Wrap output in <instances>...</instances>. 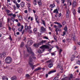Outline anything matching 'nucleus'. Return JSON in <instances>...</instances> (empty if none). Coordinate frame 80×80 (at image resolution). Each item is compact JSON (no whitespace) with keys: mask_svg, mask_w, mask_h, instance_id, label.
I'll return each mask as SVG.
<instances>
[{"mask_svg":"<svg viewBox=\"0 0 80 80\" xmlns=\"http://www.w3.org/2000/svg\"><path fill=\"white\" fill-rule=\"evenodd\" d=\"M26 47L27 48L28 52L31 54V56H29V64H32V63H34L33 62V59H36V57H35L34 53L32 52V50L31 49V48L30 47H28L27 46H26Z\"/></svg>","mask_w":80,"mask_h":80,"instance_id":"nucleus-1","label":"nucleus"},{"mask_svg":"<svg viewBox=\"0 0 80 80\" xmlns=\"http://www.w3.org/2000/svg\"><path fill=\"white\" fill-rule=\"evenodd\" d=\"M45 48H49V46L47 45H42L41 47H40V48H41V49H39L38 50V52L39 53H42L43 52H44Z\"/></svg>","mask_w":80,"mask_h":80,"instance_id":"nucleus-2","label":"nucleus"},{"mask_svg":"<svg viewBox=\"0 0 80 80\" xmlns=\"http://www.w3.org/2000/svg\"><path fill=\"white\" fill-rule=\"evenodd\" d=\"M47 42L46 40H42L41 42H40L38 44H34V46L35 47H36L37 48H38L39 47V45H40L43 44V43H46Z\"/></svg>","mask_w":80,"mask_h":80,"instance_id":"nucleus-3","label":"nucleus"},{"mask_svg":"<svg viewBox=\"0 0 80 80\" xmlns=\"http://www.w3.org/2000/svg\"><path fill=\"white\" fill-rule=\"evenodd\" d=\"M5 61L6 63H10L11 62H12V58L9 57H7L6 58Z\"/></svg>","mask_w":80,"mask_h":80,"instance_id":"nucleus-4","label":"nucleus"},{"mask_svg":"<svg viewBox=\"0 0 80 80\" xmlns=\"http://www.w3.org/2000/svg\"><path fill=\"white\" fill-rule=\"evenodd\" d=\"M73 78V75L72 74H70V76L69 78L67 77L66 78H65L63 79V80H66V78H67V79H68L69 80H71L72 78Z\"/></svg>","mask_w":80,"mask_h":80,"instance_id":"nucleus-5","label":"nucleus"},{"mask_svg":"<svg viewBox=\"0 0 80 80\" xmlns=\"http://www.w3.org/2000/svg\"><path fill=\"white\" fill-rule=\"evenodd\" d=\"M6 55V53L5 52H3L1 54L0 57L1 58H3Z\"/></svg>","mask_w":80,"mask_h":80,"instance_id":"nucleus-6","label":"nucleus"},{"mask_svg":"<svg viewBox=\"0 0 80 80\" xmlns=\"http://www.w3.org/2000/svg\"><path fill=\"white\" fill-rule=\"evenodd\" d=\"M41 30L42 32H46L47 31V30H46V28H44V27L43 26H42L41 27Z\"/></svg>","mask_w":80,"mask_h":80,"instance_id":"nucleus-7","label":"nucleus"},{"mask_svg":"<svg viewBox=\"0 0 80 80\" xmlns=\"http://www.w3.org/2000/svg\"><path fill=\"white\" fill-rule=\"evenodd\" d=\"M70 10L69 9H68L66 11V16L67 17H68L70 15Z\"/></svg>","mask_w":80,"mask_h":80,"instance_id":"nucleus-8","label":"nucleus"},{"mask_svg":"<svg viewBox=\"0 0 80 80\" xmlns=\"http://www.w3.org/2000/svg\"><path fill=\"white\" fill-rule=\"evenodd\" d=\"M33 64H34V63L29 64L30 66H31V67L32 68V70H33L35 67V65H33Z\"/></svg>","mask_w":80,"mask_h":80,"instance_id":"nucleus-9","label":"nucleus"},{"mask_svg":"<svg viewBox=\"0 0 80 80\" xmlns=\"http://www.w3.org/2000/svg\"><path fill=\"white\" fill-rule=\"evenodd\" d=\"M18 18L19 19V20H20V21H22V19H23L22 17L20 15H19V16H18Z\"/></svg>","mask_w":80,"mask_h":80,"instance_id":"nucleus-10","label":"nucleus"},{"mask_svg":"<svg viewBox=\"0 0 80 80\" xmlns=\"http://www.w3.org/2000/svg\"><path fill=\"white\" fill-rule=\"evenodd\" d=\"M23 28V25L21 26V28H18V30L19 32H22Z\"/></svg>","mask_w":80,"mask_h":80,"instance_id":"nucleus-11","label":"nucleus"},{"mask_svg":"<svg viewBox=\"0 0 80 80\" xmlns=\"http://www.w3.org/2000/svg\"><path fill=\"white\" fill-rule=\"evenodd\" d=\"M20 5L21 7H24L25 6V2H22L20 3Z\"/></svg>","mask_w":80,"mask_h":80,"instance_id":"nucleus-12","label":"nucleus"},{"mask_svg":"<svg viewBox=\"0 0 80 80\" xmlns=\"http://www.w3.org/2000/svg\"><path fill=\"white\" fill-rule=\"evenodd\" d=\"M42 69V68L41 67H39L38 68H37L34 70V72H36V71H38V70H40Z\"/></svg>","mask_w":80,"mask_h":80,"instance_id":"nucleus-13","label":"nucleus"},{"mask_svg":"<svg viewBox=\"0 0 80 80\" xmlns=\"http://www.w3.org/2000/svg\"><path fill=\"white\" fill-rule=\"evenodd\" d=\"M37 2L38 3V5L39 6H40L42 5V2H41V1L40 0H38Z\"/></svg>","mask_w":80,"mask_h":80,"instance_id":"nucleus-14","label":"nucleus"},{"mask_svg":"<svg viewBox=\"0 0 80 80\" xmlns=\"http://www.w3.org/2000/svg\"><path fill=\"white\" fill-rule=\"evenodd\" d=\"M2 80H8V78L6 76H3L2 77Z\"/></svg>","mask_w":80,"mask_h":80,"instance_id":"nucleus-15","label":"nucleus"},{"mask_svg":"<svg viewBox=\"0 0 80 80\" xmlns=\"http://www.w3.org/2000/svg\"><path fill=\"white\" fill-rule=\"evenodd\" d=\"M53 13H56L57 14H58V9H56L53 11Z\"/></svg>","mask_w":80,"mask_h":80,"instance_id":"nucleus-16","label":"nucleus"},{"mask_svg":"<svg viewBox=\"0 0 80 80\" xmlns=\"http://www.w3.org/2000/svg\"><path fill=\"white\" fill-rule=\"evenodd\" d=\"M56 70H53L51 71L50 72H48V74H51L52 73H54V72H56Z\"/></svg>","mask_w":80,"mask_h":80,"instance_id":"nucleus-17","label":"nucleus"},{"mask_svg":"<svg viewBox=\"0 0 80 80\" xmlns=\"http://www.w3.org/2000/svg\"><path fill=\"white\" fill-rule=\"evenodd\" d=\"M11 80H17L16 77L14 76L11 78Z\"/></svg>","mask_w":80,"mask_h":80,"instance_id":"nucleus-18","label":"nucleus"},{"mask_svg":"<svg viewBox=\"0 0 80 80\" xmlns=\"http://www.w3.org/2000/svg\"><path fill=\"white\" fill-rule=\"evenodd\" d=\"M33 43V41L31 40L29 41H28V44H29V45H32Z\"/></svg>","mask_w":80,"mask_h":80,"instance_id":"nucleus-19","label":"nucleus"},{"mask_svg":"<svg viewBox=\"0 0 80 80\" xmlns=\"http://www.w3.org/2000/svg\"><path fill=\"white\" fill-rule=\"evenodd\" d=\"M16 7H17V8L18 9H19V8H20V4L17 3L16 4Z\"/></svg>","mask_w":80,"mask_h":80,"instance_id":"nucleus-20","label":"nucleus"},{"mask_svg":"<svg viewBox=\"0 0 80 80\" xmlns=\"http://www.w3.org/2000/svg\"><path fill=\"white\" fill-rule=\"evenodd\" d=\"M48 67L49 68H51L53 67V64L52 63H50L48 66Z\"/></svg>","mask_w":80,"mask_h":80,"instance_id":"nucleus-21","label":"nucleus"},{"mask_svg":"<svg viewBox=\"0 0 80 80\" xmlns=\"http://www.w3.org/2000/svg\"><path fill=\"white\" fill-rule=\"evenodd\" d=\"M55 4H51L50 5V7L52 8L55 7Z\"/></svg>","mask_w":80,"mask_h":80,"instance_id":"nucleus-22","label":"nucleus"},{"mask_svg":"<svg viewBox=\"0 0 80 80\" xmlns=\"http://www.w3.org/2000/svg\"><path fill=\"white\" fill-rule=\"evenodd\" d=\"M23 46H24V42H22L20 46V47H23Z\"/></svg>","mask_w":80,"mask_h":80,"instance_id":"nucleus-23","label":"nucleus"},{"mask_svg":"<svg viewBox=\"0 0 80 80\" xmlns=\"http://www.w3.org/2000/svg\"><path fill=\"white\" fill-rule=\"evenodd\" d=\"M72 5L73 7H75L76 6V2H74L72 3Z\"/></svg>","mask_w":80,"mask_h":80,"instance_id":"nucleus-24","label":"nucleus"},{"mask_svg":"<svg viewBox=\"0 0 80 80\" xmlns=\"http://www.w3.org/2000/svg\"><path fill=\"white\" fill-rule=\"evenodd\" d=\"M42 24L44 25L45 27H46V25H45V21H43V20H42Z\"/></svg>","mask_w":80,"mask_h":80,"instance_id":"nucleus-25","label":"nucleus"},{"mask_svg":"<svg viewBox=\"0 0 80 80\" xmlns=\"http://www.w3.org/2000/svg\"><path fill=\"white\" fill-rule=\"evenodd\" d=\"M22 71L23 70H22V69H20L19 70H18V73H22Z\"/></svg>","mask_w":80,"mask_h":80,"instance_id":"nucleus-26","label":"nucleus"},{"mask_svg":"<svg viewBox=\"0 0 80 80\" xmlns=\"http://www.w3.org/2000/svg\"><path fill=\"white\" fill-rule=\"evenodd\" d=\"M28 26L26 25L25 27V30H26V31H28Z\"/></svg>","mask_w":80,"mask_h":80,"instance_id":"nucleus-27","label":"nucleus"},{"mask_svg":"<svg viewBox=\"0 0 80 80\" xmlns=\"http://www.w3.org/2000/svg\"><path fill=\"white\" fill-rule=\"evenodd\" d=\"M72 12L74 15H75V9H72Z\"/></svg>","mask_w":80,"mask_h":80,"instance_id":"nucleus-28","label":"nucleus"},{"mask_svg":"<svg viewBox=\"0 0 80 80\" xmlns=\"http://www.w3.org/2000/svg\"><path fill=\"white\" fill-rule=\"evenodd\" d=\"M63 50L62 49H60L59 50V54L60 55V56H62V54H61V52H62Z\"/></svg>","mask_w":80,"mask_h":80,"instance_id":"nucleus-29","label":"nucleus"},{"mask_svg":"<svg viewBox=\"0 0 80 80\" xmlns=\"http://www.w3.org/2000/svg\"><path fill=\"white\" fill-rule=\"evenodd\" d=\"M64 30L65 31V32L67 31V26H66L64 28Z\"/></svg>","mask_w":80,"mask_h":80,"instance_id":"nucleus-30","label":"nucleus"},{"mask_svg":"<svg viewBox=\"0 0 80 80\" xmlns=\"http://www.w3.org/2000/svg\"><path fill=\"white\" fill-rule=\"evenodd\" d=\"M54 28H56V30H55L56 31H57V30L58 29V26L54 25Z\"/></svg>","mask_w":80,"mask_h":80,"instance_id":"nucleus-31","label":"nucleus"},{"mask_svg":"<svg viewBox=\"0 0 80 80\" xmlns=\"http://www.w3.org/2000/svg\"><path fill=\"white\" fill-rule=\"evenodd\" d=\"M63 34L62 35L63 37L64 36H65V34H66V32H65V31H64L63 32Z\"/></svg>","mask_w":80,"mask_h":80,"instance_id":"nucleus-32","label":"nucleus"},{"mask_svg":"<svg viewBox=\"0 0 80 80\" xmlns=\"http://www.w3.org/2000/svg\"><path fill=\"white\" fill-rule=\"evenodd\" d=\"M3 26L2 25V22L0 21V28L2 27Z\"/></svg>","mask_w":80,"mask_h":80,"instance_id":"nucleus-33","label":"nucleus"},{"mask_svg":"<svg viewBox=\"0 0 80 80\" xmlns=\"http://www.w3.org/2000/svg\"><path fill=\"white\" fill-rule=\"evenodd\" d=\"M66 23V22H65V21H63L62 23V24L63 25H65Z\"/></svg>","mask_w":80,"mask_h":80,"instance_id":"nucleus-34","label":"nucleus"},{"mask_svg":"<svg viewBox=\"0 0 80 80\" xmlns=\"http://www.w3.org/2000/svg\"><path fill=\"white\" fill-rule=\"evenodd\" d=\"M77 64L78 65H80V60H78V61H77Z\"/></svg>","mask_w":80,"mask_h":80,"instance_id":"nucleus-35","label":"nucleus"},{"mask_svg":"<svg viewBox=\"0 0 80 80\" xmlns=\"http://www.w3.org/2000/svg\"><path fill=\"white\" fill-rule=\"evenodd\" d=\"M33 31L34 32H36L37 31V29L36 28H35L33 29Z\"/></svg>","mask_w":80,"mask_h":80,"instance_id":"nucleus-36","label":"nucleus"},{"mask_svg":"<svg viewBox=\"0 0 80 80\" xmlns=\"http://www.w3.org/2000/svg\"><path fill=\"white\" fill-rule=\"evenodd\" d=\"M58 27L59 28H62V25L60 23V24L58 25Z\"/></svg>","mask_w":80,"mask_h":80,"instance_id":"nucleus-37","label":"nucleus"},{"mask_svg":"<svg viewBox=\"0 0 80 80\" xmlns=\"http://www.w3.org/2000/svg\"><path fill=\"white\" fill-rule=\"evenodd\" d=\"M26 77L28 78V77H30V75H29V74H28L26 75Z\"/></svg>","mask_w":80,"mask_h":80,"instance_id":"nucleus-38","label":"nucleus"},{"mask_svg":"<svg viewBox=\"0 0 80 80\" xmlns=\"http://www.w3.org/2000/svg\"><path fill=\"white\" fill-rule=\"evenodd\" d=\"M58 80V77H56L53 80Z\"/></svg>","mask_w":80,"mask_h":80,"instance_id":"nucleus-39","label":"nucleus"},{"mask_svg":"<svg viewBox=\"0 0 80 80\" xmlns=\"http://www.w3.org/2000/svg\"><path fill=\"white\" fill-rule=\"evenodd\" d=\"M28 31L29 33H32V31L30 29L28 30Z\"/></svg>","mask_w":80,"mask_h":80,"instance_id":"nucleus-40","label":"nucleus"},{"mask_svg":"<svg viewBox=\"0 0 80 80\" xmlns=\"http://www.w3.org/2000/svg\"><path fill=\"white\" fill-rule=\"evenodd\" d=\"M35 18L36 20H37V19H38V16L37 15H36L35 16Z\"/></svg>","mask_w":80,"mask_h":80,"instance_id":"nucleus-41","label":"nucleus"},{"mask_svg":"<svg viewBox=\"0 0 80 80\" xmlns=\"http://www.w3.org/2000/svg\"><path fill=\"white\" fill-rule=\"evenodd\" d=\"M43 38H45V39H47V40L48 39V38L47 37V36H44L43 37Z\"/></svg>","mask_w":80,"mask_h":80,"instance_id":"nucleus-42","label":"nucleus"},{"mask_svg":"<svg viewBox=\"0 0 80 80\" xmlns=\"http://www.w3.org/2000/svg\"><path fill=\"white\" fill-rule=\"evenodd\" d=\"M56 2L58 4H59V3H60V0H56Z\"/></svg>","mask_w":80,"mask_h":80,"instance_id":"nucleus-43","label":"nucleus"},{"mask_svg":"<svg viewBox=\"0 0 80 80\" xmlns=\"http://www.w3.org/2000/svg\"><path fill=\"white\" fill-rule=\"evenodd\" d=\"M7 14L8 15L9 14V13H10V10H7Z\"/></svg>","mask_w":80,"mask_h":80,"instance_id":"nucleus-44","label":"nucleus"},{"mask_svg":"<svg viewBox=\"0 0 80 80\" xmlns=\"http://www.w3.org/2000/svg\"><path fill=\"white\" fill-rule=\"evenodd\" d=\"M31 28H32L31 27V26H29L28 27V30H30L31 29Z\"/></svg>","mask_w":80,"mask_h":80,"instance_id":"nucleus-45","label":"nucleus"},{"mask_svg":"<svg viewBox=\"0 0 80 80\" xmlns=\"http://www.w3.org/2000/svg\"><path fill=\"white\" fill-rule=\"evenodd\" d=\"M73 49L74 50H76L77 49V47H76L75 46H74L73 47Z\"/></svg>","mask_w":80,"mask_h":80,"instance_id":"nucleus-46","label":"nucleus"},{"mask_svg":"<svg viewBox=\"0 0 80 80\" xmlns=\"http://www.w3.org/2000/svg\"><path fill=\"white\" fill-rule=\"evenodd\" d=\"M13 3H15L16 4L17 3V2H16V0H14V1H13Z\"/></svg>","mask_w":80,"mask_h":80,"instance_id":"nucleus-47","label":"nucleus"},{"mask_svg":"<svg viewBox=\"0 0 80 80\" xmlns=\"http://www.w3.org/2000/svg\"><path fill=\"white\" fill-rule=\"evenodd\" d=\"M78 12V13H80V7L79 8Z\"/></svg>","mask_w":80,"mask_h":80,"instance_id":"nucleus-48","label":"nucleus"},{"mask_svg":"<svg viewBox=\"0 0 80 80\" xmlns=\"http://www.w3.org/2000/svg\"><path fill=\"white\" fill-rule=\"evenodd\" d=\"M9 39L10 40H12V38L11 35H9Z\"/></svg>","mask_w":80,"mask_h":80,"instance_id":"nucleus-49","label":"nucleus"},{"mask_svg":"<svg viewBox=\"0 0 80 80\" xmlns=\"http://www.w3.org/2000/svg\"><path fill=\"white\" fill-rule=\"evenodd\" d=\"M12 15H13V13H10L8 14V16H12Z\"/></svg>","mask_w":80,"mask_h":80,"instance_id":"nucleus-50","label":"nucleus"},{"mask_svg":"<svg viewBox=\"0 0 80 80\" xmlns=\"http://www.w3.org/2000/svg\"><path fill=\"white\" fill-rule=\"evenodd\" d=\"M71 37L72 38H73V40L74 41H75V36H74L73 37H72V36H71Z\"/></svg>","mask_w":80,"mask_h":80,"instance_id":"nucleus-51","label":"nucleus"},{"mask_svg":"<svg viewBox=\"0 0 80 80\" xmlns=\"http://www.w3.org/2000/svg\"><path fill=\"white\" fill-rule=\"evenodd\" d=\"M13 9L14 10H16V6H15V5L13 6Z\"/></svg>","mask_w":80,"mask_h":80,"instance_id":"nucleus-52","label":"nucleus"},{"mask_svg":"<svg viewBox=\"0 0 80 80\" xmlns=\"http://www.w3.org/2000/svg\"><path fill=\"white\" fill-rule=\"evenodd\" d=\"M17 25L18 26V27H19V26H20L21 25H20V23L19 22H18V24H17Z\"/></svg>","mask_w":80,"mask_h":80,"instance_id":"nucleus-53","label":"nucleus"},{"mask_svg":"<svg viewBox=\"0 0 80 80\" xmlns=\"http://www.w3.org/2000/svg\"><path fill=\"white\" fill-rule=\"evenodd\" d=\"M51 54L52 56H53V55H55V53H51Z\"/></svg>","mask_w":80,"mask_h":80,"instance_id":"nucleus-54","label":"nucleus"},{"mask_svg":"<svg viewBox=\"0 0 80 80\" xmlns=\"http://www.w3.org/2000/svg\"><path fill=\"white\" fill-rule=\"evenodd\" d=\"M12 16H13V17H16V14H12Z\"/></svg>","mask_w":80,"mask_h":80,"instance_id":"nucleus-55","label":"nucleus"},{"mask_svg":"<svg viewBox=\"0 0 80 80\" xmlns=\"http://www.w3.org/2000/svg\"><path fill=\"white\" fill-rule=\"evenodd\" d=\"M65 0H62V3L63 4L65 2Z\"/></svg>","mask_w":80,"mask_h":80,"instance_id":"nucleus-56","label":"nucleus"},{"mask_svg":"<svg viewBox=\"0 0 80 80\" xmlns=\"http://www.w3.org/2000/svg\"><path fill=\"white\" fill-rule=\"evenodd\" d=\"M28 12V11H27V10H26L24 11V13H27Z\"/></svg>","mask_w":80,"mask_h":80,"instance_id":"nucleus-57","label":"nucleus"},{"mask_svg":"<svg viewBox=\"0 0 80 80\" xmlns=\"http://www.w3.org/2000/svg\"><path fill=\"white\" fill-rule=\"evenodd\" d=\"M19 34H20V32H16L17 35H19Z\"/></svg>","mask_w":80,"mask_h":80,"instance_id":"nucleus-58","label":"nucleus"},{"mask_svg":"<svg viewBox=\"0 0 80 80\" xmlns=\"http://www.w3.org/2000/svg\"><path fill=\"white\" fill-rule=\"evenodd\" d=\"M59 68L60 70H63V68H62V67H60V68Z\"/></svg>","mask_w":80,"mask_h":80,"instance_id":"nucleus-59","label":"nucleus"},{"mask_svg":"<svg viewBox=\"0 0 80 80\" xmlns=\"http://www.w3.org/2000/svg\"><path fill=\"white\" fill-rule=\"evenodd\" d=\"M15 22H18V19H16L15 20Z\"/></svg>","mask_w":80,"mask_h":80,"instance_id":"nucleus-60","label":"nucleus"},{"mask_svg":"<svg viewBox=\"0 0 80 80\" xmlns=\"http://www.w3.org/2000/svg\"><path fill=\"white\" fill-rule=\"evenodd\" d=\"M60 65H59L58 64V68H60Z\"/></svg>","mask_w":80,"mask_h":80,"instance_id":"nucleus-61","label":"nucleus"},{"mask_svg":"<svg viewBox=\"0 0 80 80\" xmlns=\"http://www.w3.org/2000/svg\"><path fill=\"white\" fill-rule=\"evenodd\" d=\"M36 21L38 23H39L40 22H39V21H37V20H36Z\"/></svg>","mask_w":80,"mask_h":80,"instance_id":"nucleus-62","label":"nucleus"},{"mask_svg":"<svg viewBox=\"0 0 80 80\" xmlns=\"http://www.w3.org/2000/svg\"><path fill=\"white\" fill-rule=\"evenodd\" d=\"M7 20H8V22H9L10 21V19H9V18H8Z\"/></svg>","mask_w":80,"mask_h":80,"instance_id":"nucleus-63","label":"nucleus"},{"mask_svg":"<svg viewBox=\"0 0 80 80\" xmlns=\"http://www.w3.org/2000/svg\"><path fill=\"white\" fill-rule=\"evenodd\" d=\"M8 28H9V30H10V31L11 30V27H8Z\"/></svg>","mask_w":80,"mask_h":80,"instance_id":"nucleus-64","label":"nucleus"}]
</instances>
